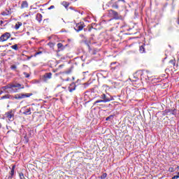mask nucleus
<instances>
[{"label": "nucleus", "mask_w": 179, "mask_h": 179, "mask_svg": "<svg viewBox=\"0 0 179 179\" xmlns=\"http://www.w3.org/2000/svg\"><path fill=\"white\" fill-rule=\"evenodd\" d=\"M15 87H17V89H24V86L19 83L8 85L7 86L3 87L2 89H4V90L9 89V92H11L12 93H16L17 92V89H15Z\"/></svg>", "instance_id": "obj_1"}, {"label": "nucleus", "mask_w": 179, "mask_h": 179, "mask_svg": "<svg viewBox=\"0 0 179 179\" xmlns=\"http://www.w3.org/2000/svg\"><path fill=\"white\" fill-rule=\"evenodd\" d=\"M127 3H128V0H117L112 5V8L119 9L120 8H124Z\"/></svg>", "instance_id": "obj_2"}, {"label": "nucleus", "mask_w": 179, "mask_h": 179, "mask_svg": "<svg viewBox=\"0 0 179 179\" xmlns=\"http://www.w3.org/2000/svg\"><path fill=\"white\" fill-rule=\"evenodd\" d=\"M108 15L110 16V17L115 19V20H121V19H122V15L114 10H109Z\"/></svg>", "instance_id": "obj_3"}, {"label": "nucleus", "mask_w": 179, "mask_h": 179, "mask_svg": "<svg viewBox=\"0 0 179 179\" xmlns=\"http://www.w3.org/2000/svg\"><path fill=\"white\" fill-rule=\"evenodd\" d=\"M100 99H101L103 103H109V101H113V100H114V97L110 95L107 96V94H102L100 96Z\"/></svg>", "instance_id": "obj_4"}, {"label": "nucleus", "mask_w": 179, "mask_h": 179, "mask_svg": "<svg viewBox=\"0 0 179 179\" xmlns=\"http://www.w3.org/2000/svg\"><path fill=\"white\" fill-rule=\"evenodd\" d=\"M176 111H177L176 108H172V109L168 108L162 112V115L164 116L176 115Z\"/></svg>", "instance_id": "obj_5"}, {"label": "nucleus", "mask_w": 179, "mask_h": 179, "mask_svg": "<svg viewBox=\"0 0 179 179\" xmlns=\"http://www.w3.org/2000/svg\"><path fill=\"white\" fill-rule=\"evenodd\" d=\"M33 93H29V94H17L15 96V99L17 100H20L22 99H26V97H30Z\"/></svg>", "instance_id": "obj_6"}, {"label": "nucleus", "mask_w": 179, "mask_h": 179, "mask_svg": "<svg viewBox=\"0 0 179 179\" xmlns=\"http://www.w3.org/2000/svg\"><path fill=\"white\" fill-rule=\"evenodd\" d=\"M5 118H7L8 121H13L15 120V114L12 111H9L5 113Z\"/></svg>", "instance_id": "obj_7"}, {"label": "nucleus", "mask_w": 179, "mask_h": 179, "mask_svg": "<svg viewBox=\"0 0 179 179\" xmlns=\"http://www.w3.org/2000/svg\"><path fill=\"white\" fill-rule=\"evenodd\" d=\"M85 27V23L83 22H80V23H78L76 24V27H75V30L76 31H82V30H83V28Z\"/></svg>", "instance_id": "obj_8"}, {"label": "nucleus", "mask_w": 179, "mask_h": 179, "mask_svg": "<svg viewBox=\"0 0 179 179\" xmlns=\"http://www.w3.org/2000/svg\"><path fill=\"white\" fill-rule=\"evenodd\" d=\"M141 80H143V82H146L148 83V82H149V73L148 72L143 73L141 75Z\"/></svg>", "instance_id": "obj_9"}, {"label": "nucleus", "mask_w": 179, "mask_h": 179, "mask_svg": "<svg viewBox=\"0 0 179 179\" xmlns=\"http://www.w3.org/2000/svg\"><path fill=\"white\" fill-rule=\"evenodd\" d=\"M52 78V73H45L43 76V80H44V82H47L48 80H50V79H51Z\"/></svg>", "instance_id": "obj_10"}, {"label": "nucleus", "mask_w": 179, "mask_h": 179, "mask_svg": "<svg viewBox=\"0 0 179 179\" xmlns=\"http://www.w3.org/2000/svg\"><path fill=\"white\" fill-rule=\"evenodd\" d=\"M8 38H10V34L9 32H6L1 36V41H6Z\"/></svg>", "instance_id": "obj_11"}, {"label": "nucleus", "mask_w": 179, "mask_h": 179, "mask_svg": "<svg viewBox=\"0 0 179 179\" xmlns=\"http://www.w3.org/2000/svg\"><path fill=\"white\" fill-rule=\"evenodd\" d=\"M6 47H8V45H5L1 46V51L3 52L1 53V57H5V55H6V52H8V50H6Z\"/></svg>", "instance_id": "obj_12"}, {"label": "nucleus", "mask_w": 179, "mask_h": 179, "mask_svg": "<svg viewBox=\"0 0 179 179\" xmlns=\"http://www.w3.org/2000/svg\"><path fill=\"white\" fill-rule=\"evenodd\" d=\"M20 8L22 9H27V8H29V3L27 2V1H23L22 2Z\"/></svg>", "instance_id": "obj_13"}, {"label": "nucleus", "mask_w": 179, "mask_h": 179, "mask_svg": "<svg viewBox=\"0 0 179 179\" xmlns=\"http://www.w3.org/2000/svg\"><path fill=\"white\" fill-rule=\"evenodd\" d=\"M76 84H75V83H72L71 84H70L69 87V90L71 93V92H73V90H76Z\"/></svg>", "instance_id": "obj_14"}, {"label": "nucleus", "mask_w": 179, "mask_h": 179, "mask_svg": "<svg viewBox=\"0 0 179 179\" xmlns=\"http://www.w3.org/2000/svg\"><path fill=\"white\" fill-rule=\"evenodd\" d=\"M16 168V165H13L12 169L10 172V176H8V179H12V177H13V175L15 174V169Z\"/></svg>", "instance_id": "obj_15"}, {"label": "nucleus", "mask_w": 179, "mask_h": 179, "mask_svg": "<svg viewBox=\"0 0 179 179\" xmlns=\"http://www.w3.org/2000/svg\"><path fill=\"white\" fill-rule=\"evenodd\" d=\"M57 48H58V52L59 51H64L65 50V46L62 43H57Z\"/></svg>", "instance_id": "obj_16"}, {"label": "nucleus", "mask_w": 179, "mask_h": 179, "mask_svg": "<svg viewBox=\"0 0 179 179\" xmlns=\"http://www.w3.org/2000/svg\"><path fill=\"white\" fill-rule=\"evenodd\" d=\"M36 20L38 22V23H41V20H43V15L41 13H37L36 16Z\"/></svg>", "instance_id": "obj_17"}, {"label": "nucleus", "mask_w": 179, "mask_h": 179, "mask_svg": "<svg viewBox=\"0 0 179 179\" xmlns=\"http://www.w3.org/2000/svg\"><path fill=\"white\" fill-rule=\"evenodd\" d=\"M49 24H50V19L47 18V19L43 20V21L42 22V26L45 27Z\"/></svg>", "instance_id": "obj_18"}, {"label": "nucleus", "mask_w": 179, "mask_h": 179, "mask_svg": "<svg viewBox=\"0 0 179 179\" xmlns=\"http://www.w3.org/2000/svg\"><path fill=\"white\" fill-rule=\"evenodd\" d=\"M10 13H12V11H11L10 8H9V10H6V11L1 13V15L3 16H8V15H10Z\"/></svg>", "instance_id": "obj_19"}, {"label": "nucleus", "mask_w": 179, "mask_h": 179, "mask_svg": "<svg viewBox=\"0 0 179 179\" xmlns=\"http://www.w3.org/2000/svg\"><path fill=\"white\" fill-rule=\"evenodd\" d=\"M24 115H31V108H27V110L22 113Z\"/></svg>", "instance_id": "obj_20"}, {"label": "nucleus", "mask_w": 179, "mask_h": 179, "mask_svg": "<svg viewBox=\"0 0 179 179\" xmlns=\"http://www.w3.org/2000/svg\"><path fill=\"white\" fill-rule=\"evenodd\" d=\"M22 26H23V24L20 22H17L15 26V30H19V29H20V27H22Z\"/></svg>", "instance_id": "obj_21"}, {"label": "nucleus", "mask_w": 179, "mask_h": 179, "mask_svg": "<svg viewBox=\"0 0 179 179\" xmlns=\"http://www.w3.org/2000/svg\"><path fill=\"white\" fill-rule=\"evenodd\" d=\"M146 46L145 44H143L142 45L140 46L139 48V52L141 54H143L145 52V47Z\"/></svg>", "instance_id": "obj_22"}, {"label": "nucleus", "mask_w": 179, "mask_h": 179, "mask_svg": "<svg viewBox=\"0 0 179 179\" xmlns=\"http://www.w3.org/2000/svg\"><path fill=\"white\" fill-rule=\"evenodd\" d=\"M62 5L64 6V8H66V9H68V8L69 7L70 3H69V2L64 1L62 2Z\"/></svg>", "instance_id": "obj_23"}, {"label": "nucleus", "mask_w": 179, "mask_h": 179, "mask_svg": "<svg viewBox=\"0 0 179 179\" xmlns=\"http://www.w3.org/2000/svg\"><path fill=\"white\" fill-rule=\"evenodd\" d=\"M73 71V67H70L68 70L65 71L66 75H69L70 73H72V71Z\"/></svg>", "instance_id": "obj_24"}, {"label": "nucleus", "mask_w": 179, "mask_h": 179, "mask_svg": "<svg viewBox=\"0 0 179 179\" xmlns=\"http://www.w3.org/2000/svg\"><path fill=\"white\" fill-rule=\"evenodd\" d=\"M99 103H103V101L101 99L96 100L94 102L93 106H99Z\"/></svg>", "instance_id": "obj_25"}, {"label": "nucleus", "mask_w": 179, "mask_h": 179, "mask_svg": "<svg viewBox=\"0 0 179 179\" xmlns=\"http://www.w3.org/2000/svg\"><path fill=\"white\" fill-rule=\"evenodd\" d=\"M11 48H12V50H15V51H17V50H19V48L17 47V44L12 45Z\"/></svg>", "instance_id": "obj_26"}, {"label": "nucleus", "mask_w": 179, "mask_h": 179, "mask_svg": "<svg viewBox=\"0 0 179 179\" xmlns=\"http://www.w3.org/2000/svg\"><path fill=\"white\" fill-rule=\"evenodd\" d=\"M99 178H101V179H106V178H107V173H103L102 174V176H101L99 177Z\"/></svg>", "instance_id": "obj_27"}, {"label": "nucleus", "mask_w": 179, "mask_h": 179, "mask_svg": "<svg viewBox=\"0 0 179 179\" xmlns=\"http://www.w3.org/2000/svg\"><path fill=\"white\" fill-rule=\"evenodd\" d=\"M43 54V51H38L36 52H35V54L34 55V57H37V55H41Z\"/></svg>", "instance_id": "obj_28"}, {"label": "nucleus", "mask_w": 179, "mask_h": 179, "mask_svg": "<svg viewBox=\"0 0 179 179\" xmlns=\"http://www.w3.org/2000/svg\"><path fill=\"white\" fill-rule=\"evenodd\" d=\"M169 63L171 64L173 66H176V59L170 60Z\"/></svg>", "instance_id": "obj_29"}, {"label": "nucleus", "mask_w": 179, "mask_h": 179, "mask_svg": "<svg viewBox=\"0 0 179 179\" xmlns=\"http://www.w3.org/2000/svg\"><path fill=\"white\" fill-rule=\"evenodd\" d=\"M19 176H20V179H26V178H24V174H23V173H20Z\"/></svg>", "instance_id": "obj_30"}, {"label": "nucleus", "mask_w": 179, "mask_h": 179, "mask_svg": "<svg viewBox=\"0 0 179 179\" xmlns=\"http://www.w3.org/2000/svg\"><path fill=\"white\" fill-rule=\"evenodd\" d=\"M111 118H114V115H110V116L106 117V121H110V120H111Z\"/></svg>", "instance_id": "obj_31"}, {"label": "nucleus", "mask_w": 179, "mask_h": 179, "mask_svg": "<svg viewBox=\"0 0 179 179\" xmlns=\"http://www.w3.org/2000/svg\"><path fill=\"white\" fill-rule=\"evenodd\" d=\"M48 45H49V47H50L51 48H52V47H54L55 45H54V43L50 42V43H48Z\"/></svg>", "instance_id": "obj_32"}, {"label": "nucleus", "mask_w": 179, "mask_h": 179, "mask_svg": "<svg viewBox=\"0 0 179 179\" xmlns=\"http://www.w3.org/2000/svg\"><path fill=\"white\" fill-rule=\"evenodd\" d=\"M178 178H179V172L177 173L176 176H174L172 178V179H178Z\"/></svg>", "instance_id": "obj_33"}, {"label": "nucleus", "mask_w": 179, "mask_h": 179, "mask_svg": "<svg viewBox=\"0 0 179 179\" xmlns=\"http://www.w3.org/2000/svg\"><path fill=\"white\" fill-rule=\"evenodd\" d=\"M9 99V94L3 96L1 97V99Z\"/></svg>", "instance_id": "obj_34"}, {"label": "nucleus", "mask_w": 179, "mask_h": 179, "mask_svg": "<svg viewBox=\"0 0 179 179\" xmlns=\"http://www.w3.org/2000/svg\"><path fill=\"white\" fill-rule=\"evenodd\" d=\"M169 171H170V173H173V171H174V168H173V167L169 168Z\"/></svg>", "instance_id": "obj_35"}, {"label": "nucleus", "mask_w": 179, "mask_h": 179, "mask_svg": "<svg viewBox=\"0 0 179 179\" xmlns=\"http://www.w3.org/2000/svg\"><path fill=\"white\" fill-rule=\"evenodd\" d=\"M55 8V6H50L48 9V10H51V9H54Z\"/></svg>", "instance_id": "obj_36"}, {"label": "nucleus", "mask_w": 179, "mask_h": 179, "mask_svg": "<svg viewBox=\"0 0 179 179\" xmlns=\"http://www.w3.org/2000/svg\"><path fill=\"white\" fill-rule=\"evenodd\" d=\"M118 66L111 67V71H115Z\"/></svg>", "instance_id": "obj_37"}, {"label": "nucleus", "mask_w": 179, "mask_h": 179, "mask_svg": "<svg viewBox=\"0 0 179 179\" xmlns=\"http://www.w3.org/2000/svg\"><path fill=\"white\" fill-rule=\"evenodd\" d=\"M17 66L16 65L11 66V69H16Z\"/></svg>", "instance_id": "obj_38"}, {"label": "nucleus", "mask_w": 179, "mask_h": 179, "mask_svg": "<svg viewBox=\"0 0 179 179\" xmlns=\"http://www.w3.org/2000/svg\"><path fill=\"white\" fill-rule=\"evenodd\" d=\"M33 57H34V55H31L27 57V59H31V58H33Z\"/></svg>", "instance_id": "obj_39"}, {"label": "nucleus", "mask_w": 179, "mask_h": 179, "mask_svg": "<svg viewBox=\"0 0 179 179\" xmlns=\"http://www.w3.org/2000/svg\"><path fill=\"white\" fill-rule=\"evenodd\" d=\"M102 87H108V85H103L102 86Z\"/></svg>", "instance_id": "obj_40"}, {"label": "nucleus", "mask_w": 179, "mask_h": 179, "mask_svg": "<svg viewBox=\"0 0 179 179\" xmlns=\"http://www.w3.org/2000/svg\"><path fill=\"white\" fill-rule=\"evenodd\" d=\"M62 66H64V64H61L59 66V68H62Z\"/></svg>", "instance_id": "obj_41"}, {"label": "nucleus", "mask_w": 179, "mask_h": 179, "mask_svg": "<svg viewBox=\"0 0 179 179\" xmlns=\"http://www.w3.org/2000/svg\"><path fill=\"white\" fill-rule=\"evenodd\" d=\"M1 24H3V21H1Z\"/></svg>", "instance_id": "obj_42"}, {"label": "nucleus", "mask_w": 179, "mask_h": 179, "mask_svg": "<svg viewBox=\"0 0 179 179\" xmlns=\"http://www.w3.org/2000/svg\"><path fill=\"white\" fill-rule=\"evenodd\" d=\"M178 24H179V17L178 18Z\"/></svg>", "instance_id": "obj_43"}, {"label": "nucleus", "mask_w": 179, "mask_h": 179, "mask_svg": "<svg viewBox=\"0 0 179 179\" xmlns=\"http://www.w3.org/2000/svg\"><path fill=\"white\" fill-rule=\"evenodd\" d=\"M65 80H66V81H68V80H69V78H66Z\"/></svg>", "instance_id": "obj_44"}, {"label": "nucleus", "mask_w": 179, "mask_h": 179, "mask_svg": "<svg viewBox=\"0 0 179 179\" xmlns=\"http://www.w3.org/2000/svg\"><path fill=\"white\" fill-rule=\"evenodd\" d=\"M53 72H57V69H55V70H53Z\"/></svg>", "instance_id": "obj_45"}, {"label": "nucleus", "mask_w": 179, "mask_h": 179, "mask_svg": "<svg viewBox=\"0 0 179 179\" xmlns=\"http://www.w3.org/2000/svg\"><path fill=\"white\" fill-rule=\"evenodd\" d=\"M113 64H115V62H114V63H111V65H113Z\"/></svg>", "instance_id": "obj_46"}, {"label": "nucleus", "mask_w": 179, "mask_h": 179, "mask_svg": "<svg viewBox=\"0 0 179 179\" xmlns=\"http://www.w3.org/2000/svg\"><path fill=\"white\" fill-rule=\"evenodd\" d=\"M93 54H94V55H96V52H94Z\"/></svg>", "instance_id": "obj_47"}, {"label": "nucleus", "mask_w": 179, "mask_h": 179, "mask_svg": "<svg viewBox=\"0 0 179 179\" xmlns=\"http://www.w3.org/2000/svg\"><path fill=\"white\" fill-rule=\"evenodd\" d=\"M26 78H29V76H27Z\"/></svg>", "instance_id": "obj_48"}, {"label": "nucleus", "mask_w": 179, "mask_h": 179, "mask_svg": "<svg viewBox=\"0 0 179 179\" xmlns=\"http://www.w3.org/2000/svg\"><path fill=\"white\" fill-rule=\"evenodd\" d=\"M174 69H176V70H177V69H176V67H174Z\"/></svg>", "instance_id": "obj_49"}, {"label": "nucleus", "mask_w": 179, "mask_h": 179, "mask_svg": "<svg viewBox=\"0 0 179 179\" xmlns=\"http://www.w3.org/2000/svg\"><path fill=\"white\" fill-rule=\"evenodd\" d=\"M178 169H179V166H178Z\"/></svg>", "instance_id": "obj_50"}]
</instances>
